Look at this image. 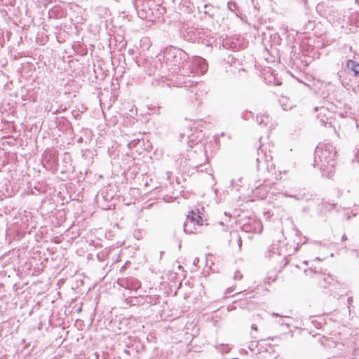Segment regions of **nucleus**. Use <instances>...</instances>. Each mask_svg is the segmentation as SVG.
<instances>
[{"mask_svg":"<svg viewBox=\"0 0 359 359\" xmlns=\"http://www.w3.org/2000/svg\"><path fill=\"white\" fill-rule=\"evenodd\" d=\"M337 151L330 144H320L314 152V166L332 172L335 165Z\"/></svg>","mask_w":359,"mask_h":359,"instance_id":"1","label":"nucleus"},{"mask_svg":"<svg viewBox=\"0 0 359 359\" xmlns=\"http://www.w3.org/2000/svg\"><path fill=\"white\" fill-rule=\"evenodd\" d=\"M203 217L194 210L189 212L187 220L184 223V231L187 233H198L201 232V226L204 224Z\"/></svg>","mask_w":359,"mask_h":359,"instance_id":"2","label":"nucleus"},{"mask_svg":"<svg viewBox=\"0 0 359 359\" xmlns=\"http://www.w3.org/2000/svg\"><path fill=\"white\" fill-rule=\"evenodd\" d=\"M118 284L122 287L135 291L141 287L140 281L135 277L119 278Z\"/></svg>","mask_w":359,"mask_h":359,"instance_id":"3","label":"nucleus"},{"mask_svg":"<svg viewBox=\"0 0 359 359\" xmlns=\"http://www.w3.org/2000/svg\"><path fill=\"white\" fill-rule=\"evenodd\" d=\"M346 67L354 73L355 76H359V64L357 62L348 60L346 62Z\"/></svg>","mask_w":359,"mask_h":359,"instance_id":"4","label":"nucleus"},{"mask_svg":"<svg viewBox=\"0 0 359 359\" xmlns=\"http://www.w3.org/2000/svg\"><path fill=\"white\" fill-rule=\"evenodd\" d=\"M280 103L285 111L290 110L293 107V104L287 97H282Z\"/></svg>","mask_w":359,"mask_h":359,"instance_id":"5","label":"nucleus"},{"mask_svg":"<svg viewBox=\"0 0 359 359\" xmlns=\"http://www.w3.org/2000/svg\"><path fill=\"white\" fill-rule=\"evenodd\" d=\"M257 121L259 123V124H263L264 126H266L268 122H269V116L266 115H257Z\"/></svg>","mask_w":359,"mask_h":359,"instance_id":"6","label":"nucleus"},{"mask_svg":"<svg viewBox=\"0 0 359 359\" xmlns=\"http://www.w3.org/2000/svg\"><path fill=\"white\" fill-rule=\"evenodd\" d=\"M204 13L208 15L210 18H213L214 13H212V6L211 5L205 4L204 5Z\"/></svg>","mask_w":359,"mask_h":359,"instance_id":"7","label":"nucleus"},{"mask_svg":"<svg viewBox=\"0 0 359 359\" xmlns=\"http://www.w3.org/2000/svg\"><path fill=\"white\" fill-rule=\"evenodd\" d=\"M242 278H243V274L241 273V272L239 270H238V269L234 271L233 278L235 280H240L242 279Z\"/></svg>","mask_w":359,"mask_h":359,"instance_id":"8","label":"nucleus"},{"mask_svg":"<svg viewBox=\"0 0 359 359\" xmlns=\"http://www.w3.org/2000/svg\"><path fill=\"white\" fill-rule=\"evenodd\" d=\"M318 118L320 119V122L321 123L322 125L323 126H326L327 123H328V118H325V117H322L320 118V114L318 115ZM329 124L331 126V123L330 122Z\"/></svg>","mask_w":359,"mask_h":359,"instance_id":"9","label":"nucleus"},{"mask_svg":"<svg viewBox=\"0 0 359 359\" xmlns=\"http://www.w3.org/2000/svg\"><path fill=\"white\" fill-rule=\"evenodd\" d=\"M236 8H237V6L234 2H229L228 3V8L230 11H233Z\"/></svg>","mask_w":359,"mask_h":359,"instance_id":"10","label":"nucleus"},{"mask_svg":"<svg viewBox=\"0 0 359 359\" xmlns=\"http://www.w3.org/2000/svg\"><path fill=\"white\" fill-rule=\"evenodd\" d=\"M314 276L318 278L319 280H320L322 278L325 281V278L324 277V275H322L320 273H317L316 272L313 273Z\"/></svg>","mask_w":359,"mask_h":359,"instance_id":"11","label":"nucleus"},{"mask_svg":"<svg viewBox=\"0 0 359 359\" xmlns=\"http://www.w3.org/2000/svg\"><path fill=\"white\" fill-rule=\"evenodd\" d=\"M315 110H316V111H320V114H323L324 111H326V109H325V107H320V108H318V107H316V108H315Z\"/></svg>","mask_w":359,"mask_h":359,"instance_id":"12","label":"nucleus"},{"mask_svg":"<svg viewBox=\"0 0 359 359\" xmlns=\"http://www.w3.org/2000/svg\"><path fill=\"white\" fill-rule=\"evenodd\" d=\"M251 328H252V330H257V325H256L255 324H252V325H251Z\"/></svg>","mask_w":359,"mask_h":359,"instance_id":"13","label":"nucleus"},{"mask_svg":"<svg viewBox=\"0 0 359 359\" xmlns=\"http://www.w3.org/2000/svg\"><path fill=\"white\" fill-rule=\"evenodd\" d=\"M139 1L140 0H135V6L136 8H137L139 6V5H138Z\"/></svg>","mask_w":359,"mask_h":359,"instance_id":"14","label":"nucleus"},{"mask_svg":"<svg viewBox=\"0 0 359 359\" xmlns=\"http://www.w3.org/2000/svg\"><path fill=\"white\" fill-rule=\"evenodd\" d=\"M346 239H347L346 236L345 235H344L342 236V241H344V240H346Z\"/></svg>","mask_w":359,"mask_h":359,"instance_id":"15","label":"nucleus"},{"mask_svg":"<svg viewBox=\"0 0 359 359\" xmlns=\"http://www.w3.org/2000/svg\"><path fill=\"white\" fill-rule=\"evenodd\" d=\"M128 52H129V53H130V54H131V53L133 52V50L130 49V50H128Z\"/></svg>","mask_w":359,"mask_h":359,"instance_id":"16","label":"nucleus"},{"mask_svg":"<svg viewBox=\"0 0 359 359\" xmlns=\"http://www.w3.org/2000/svg\"><path fill=\"white\" fill-rule=\"evenodd\" d=\"M309 271H310L311 273H313L312 270H309ZM308 272H309V271H306V270L305 271V273H308Z\"/></svg>","mask_w":359,"mask_h":359,"instance_id":"17","label":"nucleus"},{"mask_svg":"<svg viewBox=\"0 0 359 359\" xmlns=\"http://www.w3.org/2000/svg\"><path fill=\"white\" fill-rule=\"evenodd\" d=\"M225 233H226V234H228L229 236H231V233H230V232L229 233V232L226 231Z\"/></svg>","mask_w":359,"mask_h":359,"instance_id":"18","label":"nucleus"},{"mask_svg":"<svg viewBox=\"0 0 359 359\" xmlns=\"http://www.w3.org/2000/svg\"><path fill=\"white\" fill-rule=\"evenodd\" d=\"M273 316H278V313H273Z\"/></svg>","mask_w":359,"mask_h":359,"instance_id":"19","label":"nucleus"},{"mask_svg":"<svg viewBox=\"0 0 359 359\" xmlns=\"http://www.w3.org/2000/svg\"><path fill=\"white\" fill-rule=\"evenodd\" d=\"M238 241H239L240 243H241V238H240V237H239V238H238Z\"/></svg>","mask_w":359,"mask_h":359,"instance_id":"20","label":"nucleus"},{"mask_svg":"<svg viewBox=\"0 0 359 359\" xmlns=\"http://www.w3.org/2000/svg\"><path fill=\"white\" fill-rule=\"evenodd\" d=\"M189 227H194L193 224H190Z\"/></svg>","mask_w":359,"mask_h":359,"instance_id":"21","label":"nucleus"}]
</instances>
